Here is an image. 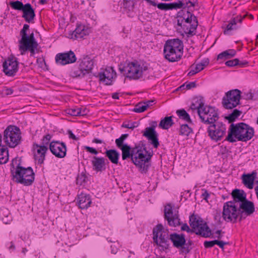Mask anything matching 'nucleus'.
<instances>
[{"label":"nucleus","instance_id":"f257e3e1","mask_svg":"<svg viewBox=\"0 0 258 258\" xmlns=\"http://www.w3.org/2000/svg\"><path fill=\"white\" fill-rule=\"evenodd\" d=\"M121 151V158L123 160L131 159L132 162L142 174H146L151 166L150 160L152 156L147 151L145 145L141 141L134 147L132 148L127 144L117 147Z\"/></svg>","mask_w":258,"mask_h":258},{"label":"nucleus","instance_id":"f03ea898","mask_svg":"<svg viewBox=\"0 0 258 258\" xmlns=\"http://www.w3.org/2000/svg\"><path fill=\"white\" fill-rule=\"evenodd\" d=\"M11 173L12 179L17 183L25 186L32 184L34 180V173L30 167L25 168L21 166V159L18 158L13 159L11 163Z\"/></svg>","mask_w":258,"mask_h":258},{"label":"nucleus","instance_id":"7ed1b4c3","mask_svg":"<svg viewBox=\"0 0 258 258\" xmlns=\"http://www.w3.org/2000/svg\"><path fill=\"white\" fill-rule=\"evenodd\" d=\"M254 133L253 128L245 123H231L225 140L230 143H234L236 142V140L238 141L247 142L253 137Z\"/></svg>","mask_w":258,"mask_h":258},{"label":"nucleus","instance_id":"20e7f679","mask_svg":"<svg viewBox=\"0 0 258 258\" xmlns=\"http://www.w3.org/2000/svg\"><path fill=\"white\" fill-rule=\"evenodd\" d=\"M183 42L179 39L168 40L164 46V57L170 62L178 61L183 54Z\"/></svg>","mask_w":258,"mask_h":258},{"label":"nucleus","instance_id":"39448f33","mask_svg":"<svg viewBox=\"0 0 258 258\" xmlns=\"http://www.w3.org/2000/svg\"><path fill=\"white\" fill-rule=\"evenodd\" d=\"M20 129L16 125H9L4 132V141L10 148H14L21 142Z\"/></svg>","mask_w":258,"mask_h":258},{"label":"nucleus","instance_id":"423d86ee","mask_svg":"<svg viewBox=\"0 0 258 258\" xmlns=\"http://www.w3.org/2000/svg\"><path fill=\"white\" fill-rule=\"evenodd\" d=\"M189 223L191 228L195 230L194 233L196 234L204 237H210L212 236L211 229L200 217H197L196 215L192 214L189 217Z\"/></svg>","mask_w":258,"mask_h":258},{"label":"nucleus","instance_id":"0eeeda50","mask_svg":"<svg viewBox=\"0 0 258 258\" xmlns=\"http://www.w3.org/2000/svg\"><path fill=\"white\" fill-rule=\"evenodd\" d=\"M241 91L238 89L230 90L225 93L222 98V104L227 109H231L240 104Z\"/></svg>","mask_w":258,"mask_h":258},{"label":"nucleus","instance_id":"6e6552de","mask_svg":"<svg viewBox=\"0 0 258 258\" xmlns=\"http://www.w3.org/2000/svg\"><path fill=\"white\" fill-rule=\"evenodd\" d=\"M140 68V64L137 61L129 62L126 65L119 66L120 72L130 80H138L142 77V71Z\"/></svg>","mask_w":258,"mask_h":258},{"label":"nucleus","instance_id":"1a4fd4ad","mask_svg":"<svg viewBox=\"0 0 258 258\" xmlns=\"http://www.w3.org/2000/svg\"><path fill=\"white\" fill-rule=\"evenodd\" d=\"M240 217L239 209L234 204L233 202H227L224 204L222 218L227 222L235 223Z\"/></svg>","mask_w":258,"mask_h":258},{"label":"nucleus","instance_id":"9d476101","mask_svg":"<svg viewBox=\"0 0 258 258\" xmlns=\"http://www.w3.org/2000/svg\"><path fill=\"white\" fill-rule=\"evenodd\" d=\"M226 125L222 122L216 121L209 124L207 128V133L211 139L218 142L221 141L226 134Z\"/></svg>","mask_w":258,"mask_h":258},{"label":"nucleus","instance_id":"9b49d317","mask_svg":"<svg viewBox=\"0 0 258 258\" xmlns=\"http://www.w3.org/2000/svg\"><path fill=\"white\" fill-rule=\"evenodd\" d=\"M199 115L201 121L207 124L214 123L219 118L218 110L215 107L208 105L200 111Z\"/></svg>","mask_w":258,"mask_h":258},{"label":"nucleus","instance_id":"f8f14e48","mask_svg":"<svg viewBox=\"0 0 258 258\" xmlns=\"http://www.w3.org/2000/svg\"><path fill=\"white\" fill-rule=\"evenodd\" d=\"M164 218L170 226L177 227L182 224L178 211H173L171 204L168 203L164 207Z\"/></svg>","mask_w":258,"mask_h":258},{"label":"nucleus","instance_id":"ddd939ff","mask_svg":"<svg viewBox=\"0 0 258 258\" xmlns=\"http://www.w3.org/2000/svg\"><path fill=\"white\" fill-rule=\"evenodd\" d=\"M19 62L17 58L11 55L3 63V71L5 75L9 77H14L18 71Z\"/></svg>","mask_w":258,"mask_h":258},{"label":"nucleus","instance_id":"4468645a","mask_svg":"<svg viewBox=\"0 0 258 258\" xmlns=\"http://www.w3.org/2000/svg\"><path fill=\"white\" fill-rule=\"evenodd\" d=\"M150 127L145 128L143 136L151 141V144L155 148H157L159 145L158 134L155 131L157 122L156 121H152L150 122Z\"/></svg>","mask_w":258,"mask_h":258},{"label":"nucleus","instance_id":"2eb2a0df","mask_svg":"<svg viewBox=\"0 0 258 258\" xmlns=\"http://www.w3.org/2000/svg\"><path fill=\"white\" fill-rule=\"evenodd\" d=\"M49 149L52 154L58 158H62L66 156L67 147L64 142L52 141L49 144Z\"/></svg>","mask_w":258,"mask_h":258},{"label":"nucleus","instance_id":"dca6fc26","mask_svg":"<svg viewBox=\"0 0 258 258\" xmlns=\"http://www.w3.org/2000/svg\"><path fill=\"white\" fill-rule=\"evenodd\" d=\"M238 209L240 214V217L239 219V222L245 219L247 216L252 215L255 211L253 203L247 199L240 203Z\"/></svg>","mask_w":258,"mask_h":258},{"label":"nucleus","instance_id":"f3484780","mask_svg":"<svg viewBox=\"0 0 258 258\" xmlns=\"http://www.w3.org/2000/svg\"><path fill=\"white\" fill-rule=\"evenodd\" d=\"M55 59L56 63L62 66L74 63L77 60L76 55L72 50L57 54Z\"/></svg>","mask_w":258,"mask_h":258},{"label":"nucleus","instance_id":"a211bd4d","mask_svg":"<svg viewBox=\"0 0 258 258\" xmlns=\"http://www.w3.org/2000/svg\"><path fill=\"white\" fill-rule=\"evenodd\" d=\"M116 76V73L112 67L106 69L103 72L98 74L100 81L104 83L106 85H112V79Z\"/></svg>","mask_w":258,"mask_h":258},{"label":"nucleus","instance_id":"6ab92c4d","mask_svg":"<svg viewBox=\"0 0 258 258\" xmlns=\"http://www.w3.org/2000/svg\"><path fill=\"white\" fill-rule=\"evenodd\" d=\"M78 62L87 75L92 73L95 61L89 55L83 56L79 59Z\"/></svg>","mask_w":258,"mask_h":258},{"label":"nucleus","instance_id":"aec40b11","mask_svg":"<svg viewBox=\"0 0 258 258\" xmlns=\"http://www.w3.org/2000/svg\"><path fill=\"white\" fill-rule=\"evenodd\" d=\"M88 34L89 31L85 28V26L80 24L77 26L74 31H70L69 33L68 37L73 39H81L83 38L84 36L88 35Z\"/></svg>","mask_w":258,"mask_h":258},{"label":"nucleus","instance_id":"412c9836","mask_svg":"<svg viewBox=\"0 0 258 258\" xmlns=\"http://www.w3.org/2000/svg\"><path fill=\"white\" fill-rule=\"evenodd\" d=\"M169 239L172 242L173 246L177 248H180L181 251H182V247L185 245V242H186L184 234L171 233L170 235Z\"/></svg>","mask_w":258,"mask_h":258},{"label":"nucleus","instance_id":"4be33fe9","mask_svg":"<svg viewBox=\"0 0 258 258\" xmlns=\"http://www.w3.org/2000/svg\"><path fill=\"white\" fill-rule=\"evenodd\" d=\"M22 17L25 20L29 23H33V20L35 17L34 9L33 8L30 4L27 3L25 4V7L22 10Z\"/></svg>","mask_w":258,"mask_h":258},{"label":"nucleus","instance_id":"5701e85b","mask_svg":"<svg viewBox=\"0 0 258 258\" xmlns=\"http://www.w3.org/2000/svg\"><path fill=\"white\" fill-rule=\"evenodd\" d=\"M33 146L38 148L37 153L38 155H35V159L37 161L39 164H42L44 163L45 154L48 148L46 146L41 145L36 143L34 144Z\"/></svg>","mask_w":258,"mask_h":258},{"label":"nucleus","instance_id":"b1692460","mask_svg":"<svg viewBox=\"0 0 258 258\" xmlns=\"http://www.w3.org/2000/svg\"><path fill=\"white\" fill-rule=\"evenodd\" d=\"M91 163L93 170L96 172H102L106 168L105 159L103 157L93 156Z\"/></svg>","mask_w":258,"mask_h":258},{"label":"nucleus","instance_id":"393cba45","mask_svg":"<svg viewBox=\"0 0 258 258\" xmlns=\"http://www.w3.org/2000/svg\"><path fill=\"white\" fill-rule=\"evenodd\" d=\"M183 19L184 22L186 23L190 24L192 22V23L190 24L189 28H187V30H188L187 33L191 35L195 34L194 32L196 30L198 25V21L197 17L194 15H189V16H187L185 19L183 18Z\"/></svg>","mask_w":258,"mask_h":258},{"label":"nucleus","instance_id":"a878e982","mask_svg":"<svg viewBox=\"0 0 258 258\" xmlns=\"http://www.w3.org/2000/svg\"><path fill=\"white\" fill-rule=\"evenodd\" d=\"M91 203L89 195L82 193L78 196V203L80 209H87L90 206Z\"/></svg>","mask_w":258,"mask_h":258},{"label":"nucleus","instance_id":"bb28decb","mask_svg":"<svg viewBox=\"0 0 258 258\" xmlns=\"http://www.w3.org/2000/svg\"><path fill=\"white\" fill-rule=\"evenodd\" d=\"M168 239V235L167 234L161 233L157 238V240L156 241L155 240H153V241L158 246L160 247L161 249L164 250L168 249L169 247Z\"/></svg>","mask_w":258,"mask_h":258},{"label":"nucleus","instance_id":"cd10ccee","mask_svg":"<svg viewBox=\"0 0 258 258\" xmlns=\"http://www.w3.org/2000/svg\"><path fill=\"white\" fill-rule=\"evenodd\" d=\"M256 173L253 171L251 174H243L242 176V182L249 189L253 187V182L256 178Z\"/></svg>","mask_w":258,"mask_h":258},{"label":"nucleus","instance_id":"c85d7f7f","mask_svg":"<svg viewBox=\"0 0 258 258\" xmlns=\"http://www.w3.org/2000/svg\"><path fill=\"white\" fill-rule=\"evenodd\" d=\"M38 45H19V48L21 51V54L24 55L25 52L29 50L30 52V56H34L35 52H38Z\"/></svg>","mask_w":258,"mask_h":258},{"label":"nucleus","instance_id":"c756f323","mask_svg":"<svg viewBox=\"0 0 258 258\" xmlns=\"http://www.w3.org/2000/svg\"><path fill=\"white\" fill-rule=\"evenodd\" d=\"M19 45H38L37 41L34 37L33 33L29 35L27 34L21 37V39L19 41Z\"/></svg>","mask_w":258,"mask_h":258},{"label":"nucleus","instance_id":"7c9ffc66","mask_svg":"<svg viewBox=\"0 0 258 258\" xmlns=\"http://www.w3.org/2000/svg\"><path fill=\"white\" fill-rule=\"evenodd\" d=\"M87 75L80 64L79 66L73 67L70 72V76L73 78L81 79Z\"/></svg>","mask_w":258,"mask_h":258},{"label":"nucleus","instance_id":"2f4dec72","mask_svg":"<svg viewBox=\"0 0 258 258\" xmlns=\"http://www.w3.org/2000/svg\"><path fill=\"white\" fill-rule=\"evenodd\" d=\"M106 156L113 164H117L120 156L119 153L115 149L107 150L105 152Z\"/></svg>","mask_w":258,"mask_h":258},{"label":"nucleus","instance_id":"473e14b6","mask_svg":"<svg viewBox=\"0 0 258 258\" xmlns=\"http://www.w3.org/2000/svg\"><path fill=\"white\" fill-rule=\"evenodd\" d=\"M231 195L233 199L232 202H234V205L235 203H242V202L246 200V194L243 190L235 189L232 191Z\"/></svg>","mask_w":258,"mask_h":258},{"label":"nucleus","instance_id":"72a5a7b5","mask_svg":"<svg viewBox=\"0 0 258 258\" xmlns=\"http://www.w3.org/2000/svg\"><path fill=\"white\" fill-rule=\"evenodd\" d=\"M236 51L233 49H228L219 54L217 56V60H226L231 58L235 56Z\"/></svg>","mask_w":258,"mask_h":258},{"label":"nucleus","instance_id":"f704fd0d","mask_svg":"<svg viewBox=\"0 0 258 258\" xmlns=\"http://www.w3.org/2000/svg\"><path fill=\"white\" fill-rule=\"evenodd\" d=\"M174 122L172 120V116H166L161 120L159 124V127L163 130H168L169 127L172 126Z\"/></svg>","mask_w":258,"mask_h":258},{"label":"nucleus","instance_id":"c9c22d12","mask_svg":"<svg viewBox=\"0 0 258 258\" xmlns=\"http://www.w3.org/2000/svg\"><path fill=\"white\" fill-rule=\"evenodd\" d=\"M9 160L8 148L4 145L0 148V164L6 163Z\"/></svg>","mask_w":258,"mask_h":258},{"label":"nucleus","instance_id":"e433bc0d","mask_svg":"<svg viewBox=\"0 0 258 258\" xmlns=\"http://www.w3.org/2000/svg\"><path fill=\"white\" fill-rule=\"evenodd\" d=\"M242 113V112L237 109H235L233 110L232 112L226 116L225 118L227 119L229 123H232L235 121L236 119Z\"/></svg>","mask_w":258,"mask_h":258},{"label":"nucleus","instance_id":"4c0bfd02","mask_svg":"<svg viewBox=\"0 0 258 258\" xmlns=\"http://www.w3.org/2000/svg\"><path fill=\"white\" fill-rule=\"evenodd\" d=\"M176 113L179 118L182 119L188 123H191L192 121L189 115L184 109H178L176 110Z\"/></svg>","mask_w":258,"mask_h":258},{"label":"nucleus","instance_id":"58836bf2","mask_svg":"<svg viewBox=\"0 0 258 258\" xmlns=\"http://www.w3.org/2000/svg\"><path fill=\"white\" fill-rule=\"evenodd\" d=\"M0 216L5 224H9L11 221V216L7 209H1L0 210Z\"/></svg>","mask_w":258,"mask_h":258},{"label":"nucleus","instance_id":"ea45409f","mask_svg":"<svg viewBox=\"0 0 258 258\" xmlns=\"http://www.w3.org/2000/svg\"><path fill=\"white\" fill-rule=\"evenodd\" d=\"M192 132V130L187 124H183L180 125L179 135L181 136H188Z\"/></svg>","mask_w":258,"mask_h":258},{"label":"nucleus","instance_id":"a19ab883","mask_svg":"<svg viewBox=\"0 0 258 258\" xmlns=\"http://www.w3.org/2000/svg\"><path fill=\"white\" fill-rule=\"evenodd\" d=\"M193 103L197 105L200 108V111H202V109L206 106L205 105V100L204 98L202 96L196 97L193 99Z\"/></svg>","mask_w":258,"mask_h":258},{"label":"nucleus","instance_id":"79ce46f5","mask_svg":"<svg viewBox=\"0 0 258 258\" xmlns=\"http://www.w3.org/2000/svg\"><path fill=\"white\" fill-rule=\"evenodd\" d=\"M10 6L11 7L16 10L22 11L25 7V5H24L22 2L19 1H11L10 2Z\"/></svg>","mask_w":258,"mask_h":258},{"label":"nucleus","instance_id":"37998d69","mask_svg":"<svg viewBox=\"0 0 258 258\" xmlns=\"http://www.w3.org/2000/svg\"><path fill=\"white\" fill-rule=\"evenodd\" d=\"M87 178L88 177L86 176L85 172H82L81 173L78 174L76 178V184L77 185H82L87 182Z\"/></svg>","mask_w":258,"mask_h":258},{"label":"nucleus","instance_id":"c03bdc74","mask_svg":"<svg viewBox=\"0 0 258 258\" xmlns=\"http://www.w3.org/2000/svg\"><path fill=\"white\" fill-rule=\"evenodd\" d=\"M193 244V241L190 239L188 240L187 242H185V245H184V246H183V247H182L181 252L185 254L188 253L192 249V245Z\"/></svg>","mask_w":258,"mask_h":258},{"label":"nucleus","instance_id":"a18cd8bd","mask_svg":"<svg viewBox=\"0 0 258 258\" xmlns=\"http://www.w3.org/2000/svg\"><path fill=\"white\" fill-rule=\"evenodd\" d=\"M163 229V225L161 224H158L153 229V239L156 241L157 240V238L159 236V233L161 232Z\"/></svg>","mask_w":258,"mask_h":258},{"label":"nucleus","instance_id":"49530a36","mask_svg":"<svg viewBox=\"0 0 258 258\" xmlns=\"http://www.w3.org/2000/svg\"><path fill=\"white\" fill-rule=\"evenodd\" d=\"M147 110V106L145 105L144 102H140L136 104L133 109V111L137 113H141Z\"/></svg>","mask_w":258,"mask_h":258},{"label":"nucleus","instance_id":"de8ad7c7","mask_svg":"<svg viewBox=\"0 0 258 258\" xmlns=\"http://www.w3.org/2000/svg\"><path fill=\"white\" fill-rule=\"evenodd\" d=\"M190 11H192L191 8L187 9V10H186V8H183L177 13L178 17L185 19L187 16H189V15H193Z\"/></svg>","mask_w":258,"mask_h":258},{"label":"nucleus","instance_id":"09e8293b","mask_svg":"<svg viewBox=\"0 0 258 258\" xmlns=\"http://www.w3.org/2000/svg\"><path fill=\"white\" fill-rule=\"evenodd\" d=\"M235 25V21L234 19H231L229 21L228 24L227 25L226 28L223 31V33L225 35L228 34V31L230 30H232L234 29H236V28L235 27H233Z\"/></svg>","mask_w":258,"mask_h":258},{"label":"nucleus","instance_id":"8fccbe9b","mask_svg":"<svg viewBox=\"0 0 258 258\" xmlns=\"http://www.w3.org/2000/svg\"><path fill=\"white\" fill-rule=\"evenodd\" d=\"M128 137V134H122L119 138L115 140V144L117 147H120L121 146L124 145V141Z\"/></svg>","mask_w":258,"mask_h":258},{"label":"nucleus","instance_id":"3c124183","mask_svg":"<svg viewBox=\"0 0 258 258\" xmlns=\"http://www.w3.org/2000/svg\"><path fill=\"white\" fill-rule=\"evenodd\" d=\"M169 10L177 9L182 8L183 9L185 4L181 1H179L178 3H169Z\"/></svg>","mask_w":258,"mask_h":258},{"label":"nucleus","instance_id":"603ef678","mask_svg":"<svg viewBox=\"0 0 258 258\" xmlns=\"http://www.w3.org/2000/svg\"><path fill=\"white\" fill-rule=\"evenodd\" d=\"M67 113L72 116H79V107L69 108L66 110Z\"/></svg>","mask_w":258,"mask_h":258},{"label":"nucleus","instance_id":"864d4df0","mask_svg":"<svg viewBox=\"0 0 258 258\" xmlns=\"http://www.w3.org/2000/svg\"><path fill=\"white\" fill-rule=\"evenodd\" d=\"M138 125H139V123L137 122H132L131 123L128 122L127 123H123L121 126L124 128L134 130L135 127H137Z\"/></svg>","mask_w":258,"mask_h":258},{"label":"nucleus","instance_id":"5fc2aeb1","mask_svg":"<svg viewBox=\"0 0 258 258\" xmlns=\"http://www.w3.org/2000/svg\"><path fill=\"white\" fill-rule=\"evenodd\" d=\"M239 63L238 58H234L232 60H229L225 62V64L229 67L237 66Z\"/></svg>","mask_w":258,"mask_h":258},{"label":"nucleus","instance_id":"6e6d98bb","mask_svg":"<svg viewBox=\"0 0 258 258\" xmlns=\"http://www.w3.org/2000/svg\"><path fill=\"white\" fill-rule=\"evenodd\" d=\"M123 6L125 8L128 9L129 11H132L134 9V3L132 1H123Z\"/></svg>","mask_w":258,"mask_h":258},{"label":"nucleus","instance_id":"4d7b16f0","mask_svg":"<svg viewBox=\"0 0 258 258\" xmlns=\"http://www.w3.org/2000/svg\"><path fill=\"white\" fill-rule=\"evenodd\" d=\"M51 138H52V136L49 134L45 135L43 137V139H42V145H45V146H47V145L48 144H49L50 143V141Z\"/></svg>","mask_w":258,"mask_h":258},{"label":"nucleus","instance_id":"13d9d810","mask_svg":"<svg viewBox=\"0 0 258 258\" xmlns=\"http://www.w3.org/2000/svg\"><path fill=\"white\" fill-rule=\"evenodd\" d=\"M188 2L186 3H184L185 6L184 7V8H187L189 9L191 7H194L196 6V1L197 0H187Z\"/></svg>","mask_w":258,"mask_h":258},{"label":"nucleus","instance_id":"bf43d9fd","mask_svg":"<svg viewBox=\"0 0 258 258\" xmlns=\"http://www.w3.org/2000/svg\"><path fill=\"white\" fill-rule=\"evenodd\" d=\"M156 6L157 8L161 10H169V4L166 3H160L158 4H157Z\"/></svg>","mask_w":258,"mask_h":258},{"label":"nucleus","instance_id":"052dcab7","mask_svg":"<svg viewBox=\"0 0 258 258\" xmlns=\"http://www.w3.org/2000/svg\"><path fill=\"white\" fill-rule=\"evenodd\" d=\"M216 244V240L212 241H205L204 245L206 248H211Z\"/></svg>","mask_w":258,"mask_h":258},{"label":"nucleus","instance_id":"680f3d73","mask_svg":"<svg viewBox=\"0 0 258 258\" xmlns=\"http://www.w3.org/2000/svg\"><path fill=\"white\" fill-rule=\"evenodd\" d=\"M107 240L108 241H110V242H113V244H112L110 246L111 252L113 254H116L117 253V250H118V248H117V246L118 244L115 243L114 241H112L111 240H108V238H107Z\"/></svg>","mask_w":258,"mask_h":258},{"label":"nucleus","instance_id":"e2e57ef3","mask_svg":"<svg viewBox=\"0 0 258 258\" xmlns=\"http://www.w3.org/2000/svg\"><path fill=\"white\" fill-rule=\"evenodd\" d=\"M84 149L86 150L88 152L93 154V155H97L98 153V152L96 150V149L90 147L89 146H85L84 147Z\"/></svg>","mask_w":258,"mask_h":258},{"label":"nucleus","instance_id":"0e129e2a","mask_svg":"<svg viewBox=\"0 0 258 258\" xmlns=\"http://www.w3.org/2000/svg\"><path fill=\"white\" fill-rule=\"evenodd\" d=\"M181 230L186 231L188 233H194V232H195V230H193L192 228L190 229L186 223H184L182 225L181 227Z\"/></svg>","mask_w":258,"mask_h":258},{"label":"nucleus","instance_id":"69168bd1","mask_svg":"<svg viewBox=\"0 0 258 258\" xmlns=\"http://www.w3.org/2000/svg\"><path fill=\"white\" fill-rule=\"evenodd\" d=\"M29 29V25L28 24H24L23 28L21 30L20 32V35L22 37L23 35H25L27 34V31Z\"/></svg>","mask_w":258,"mask_h":258},{"label":"nucleus","instance_id":"338daca9","mask_svg":"<svg viewBox=\"0 0 258 258\" xmlns=\"http://www.w3.org/2000/svg\"><path fill=\"white\" fill-rule=\"evenodd\" d=\"M202 191H203L201 197L203 198V200L208 201V199L210 197V194H209L207 190L205 189H202Z\"/></svg>","mask_w":258,"mask_h":258},{"label":"nucleus","instance_id":"774afa93","mask_svg":"<svg viewBox=\"0 0 258 258\" xmlns=\"http://www.w3.org/2000/svg\"><path fill=\"white\" fill-rule=\"evenodd\" d=\"M242 97L245 100H254L253 95L251 92L244 93Z\"/></svg>","mask_w":258,"mask_h":258}]
</instances>
